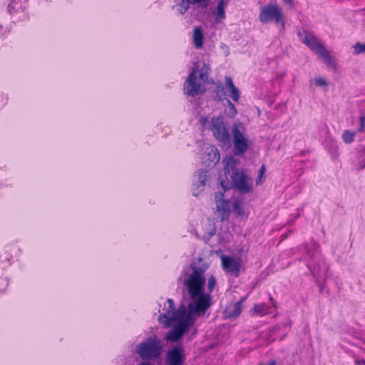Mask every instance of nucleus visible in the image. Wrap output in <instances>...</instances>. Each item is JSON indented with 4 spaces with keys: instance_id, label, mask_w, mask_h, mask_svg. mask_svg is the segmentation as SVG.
I'll list each match as a JSON object with an SVG mask.
<instances>
[{
    "instance_id": "1",
    "label": "nucleus",
    "mask_w": 365,
    "mask_h": 365,
    "mask_svg": "<svg viewBox=\"0 0 365 365\" xmlns=\"http://www.w3.org/2000/svg\"><path fill=\"white\" fill-rule=\"evenodd\" d=\"M207 269L208 264L203 259H193L188 267L182 270L178 278L186 288L189 297L187 303H182L176 309L173 300L168 299L159 309L160 324L166 327H173L166 334L167 341H178L198 319L210 316L209 309L212 305L211 292L216 285V279L214 276L208 278V292H204Z\"/></svg>"
},
{
    "instance_id": "2",
    "label": "nucleus",
    "mask_w": 365,
    "mask_h": 365,
    "mask_svg": "<svg viewBox=\"0 0 365 365\" xmlns=\"http://www.w3.org/2000/svg\"><path fill=\"white\" fill-rule=\"evenodd\" d=\"M210 70L209 64L196 61L184 83V93L192 97L202 93L205 91V84L208 80Z\"/></svg>"
},
{
    "instance_id": "3",
    "label": "nucleus",
    "mask_w": 365,
    "mask_h": 365,
    "mask_svg": "<svg viewBox=\"0 0 365 365\" xmlns=\"http://www.w3.org/2000/svg\"><path fill=\"white\" fill-rule=\"evenodd\" d=\"M200 122L205 129L212 131L214 137L223 148L231 145V135L229 129L221 116L212 117L211 120L207 116H202Z\"/></svg>"
},
{
    "instance_id": "4",
    "label": "nucleus",
    "mask_w": 365,
    "mask_h": 365,
    "mask_svg": "<svg viewBox=\"0 0 365 365\" xmlns=\"http://www.w3.org/2000/svg\"><path fill=\"white\" fill-rule=\"evenodd\" d=\"M163 351L162 341L155 335L145 338L135 346L136 354L145 362L150 363L158 359Z\"/></svg>"
},
{
    "instance_id": "5",
    "label": "nucleus",
    "mask_w": 365,
    "mask_h": 365,
    "mask_svg": "<svg viewBox=\"0 0 365 365\" xmlns=\"http://www.w3.org/2000/svg\"><path fill=\"white\" fill-rule=\"evenodd\" d=\"M297 34L300 41L315 53L325 64L332 68L336 67L334 58L330 55L323 43L313 34L304 29H300Z\"/></svg>"
},
{
    "instance_id": "6",
    "label": "nucleus",
    "mask_w": 365,
    "mask_h": 365,
    "mask_svg": "<svg viewBox=\"0 0 365 365\" xmlns=\"http://www.w3.org/2000/svg\"><path fill=\"white\" fill-rule=\"evenodd\" d=\"M258 18L263 24L274 23L282 28H284L285 25L282 10L276 4H268L262 6L259 9Z\"/></svg>"
},
{
    "instance_id": "7",
    "label": "nucleus",
    "mask_w": 365,
    "mask_h": 365,
    "mask_svg": "<svg viewBox=\"0 0 365 365\" xmlns=\"http://www.w3.org/2000/svg\"><path fill=\"white\" fill-rule=\"evenodd\" d=\"M231 133L234 145V154L235 155L245 154L249 148L250 140L246 134V128L244 124L240 122L233 123Z\"/></svg>"
},
{
    "instance_id": "8",
    "label": "nucleus",
    "mask_w": 365,
    "mask_h": 365,
    "mask_svg": "<svg viewBox=\"0 0 365 365\" xmlns=\"http://www.w3.org/2000/svg\"><path fill=\"white\" fill-rule=\"evenodd\" d=\"M232 187L240 193H249L253 189V179L244 170H235L230 175Z\"/></svg>"
},
{
    "instance_id": "9",
    "label": "nucleus",
    "mask_w": 365,
    "mask_h": 365,
    "mask_svg": "<svg viewBox=\"0 0 365 365\" xmlns=\"http://www.w3.org/2000/svg\"><path fill=\"white\" fill-rule=\"evenodd\" d=\"M199 146L200 159L207 166H214L220 161V154L215 145L202 143Z\"/></svg>"
},
{
    "instance_id": "10",
    "label": "nucleus",
    "mask_w": 365,
    "mask_h": 365,
    "mask_svg": "<svg viewBox=\"0 0 365 365\" xmlns=\"http://www.w3.org/2000/svg\"><path fill=\"white\" fill-rule=\"evenodd\" d=\"M208 177L207 170H199L194 173L192 183V192L194 196H199L205 190Z\"/></svg>"
},
{
    "instance_id": "11",
    "label": "nucleus",
    "mask_w": 365,
    "mask_h": 365,
    "mask_svg": "<svg viewBox=\"0 0 365 365\" xmlns=\"http://www.w3.org/2000/svg\"><path fill=\"white\" fill-rule=\"evenodd\" d=\"M185 359L182 346H175L167 351L165 364V365H184Z\"/></svg>"
},
{
    "instance_id": "12",
    "label": "nucleus",
    "mask_w": 365,
    "mask_h": 365,
    "mask_svg": "<svg viewBox=\"0 0 365 365\" xmlns=\"http://www.w3.org/2000/svg\"><path fill=\"white\" fill-rule=\"evenodd\" d=\"M216 203V213L221 221L228 219L230 214V205L229 200L223 198V193L217 192L215 196Z\"/></svg>"
},
{
    "instance_id": "13",
    "label": "nucleus",
    "mask_w": 365,
    "mask_h": 365,
    "mask_svg": "<svg viewBox=\"0 0 365 365\" xmlns=\"http://www.w3.org/2000/svg\"><path fill=\"white\" fill-rule=\"evenodd\" d=\"M222 268L227 272L237 274L240 272L241 264L238 259L222 255L221 257Z\"/></svg>"
},
{
    "instance_id": "14",
    "label": "nucleus",
    "mask_w": 365,
    "mask_h": 365,
    "mask_svg": "<svg viewBox=\"0 0 365 365\" xmlns=\"http://www.w3.org/2000/svg\"><path fill=\"white\" fill-rule=\"evenodd\" d=\"M244 301L245 299H242L237 302L228 304L224 311L225 317L230 319H235L238 317L242 312Z\"/></svg>"
},
{
    "instance_id": "15",
    "label": "nucleus",
    "mask_w": 365,
    "mask_h": 365,
    "mask_svg": "<svg viewBox=\"0 0 365 365\" xmlns=\"http://www.w3.org/2000/svg\"><path fill=\"white\" fill-rule=\"evenodd\" d=\"M19 247L15 245L6 246L4 247V267H9L17 257L19 252Z\"/></svg>"
},
{
    "instance_id": "16",
    "label": "nucleus",
    "mask_w": 365,
    "mask_h": 365,
    "mask_svg": "<svg viewBox=\"0 0 365 365\" xmlns=\"http://www.w3.org/2000/svg\"><path fill=\"white\" fill-rule=\"evenodd\" d=\"M228 4V0H219L216 8L214 9L212 14L215 17V23L220 24L226 18L225 9Z\"/></svg>"
},
{
    "instance_id": "17",
    "label": "nucleus",
    "mask_w": 365,
    "mask_h": 365,
    "mask_svg": "<svg viewBox=\"0 0 365 365\" xmlns=\"http://www.w3.org/2000/svg\"><path fill=\"white\" fill-rule=\"evenodd\" d=\"M8 11L11 14L23 11L27 7V0H8Z\"/></svg>"
},
{
    "instance_id": "18",
    "label": "nucleus",
    "mask_w": 365,
    "mask_h": 365,
    "mask_svg": "<svg viewBox=\"0 0 365 365\" xmlns=\"http://www.w3.org/2000/svg\"><path fill=\"white\" fill-rule=\"evenodd\" d=\"M204 32L201 27H195L192 33V41L195 48L201 49L204 45Z\"/></svg>"
},
{
    "instance_id": "19",
    "label": "nucleus",
    "mask_w": 365,
    "mask_h": 365,
    "mask_svg": "<svg viewBox=\"0 0 365 365\" xmlns=\"http://www.w3.org/2000/svg\"><path fill=\"white\" fill-rule=\"evenodd\" d=\"M225 84L227 86V89L230 91V98L235 102H237L240 99V93L239 89L235 86L232 79L230 77L227 76L225 78Z\"/></svg>"
},
{
    "instance_id": "20",
    "label": "nucleus",
    "mask_w": 365,
    "mask_h": 365,
    "mask_svg": "<svg viewBox=\"0 0 365 365\" xmlns=\"http://www.w3.org/2000/svg\"><path fill=\"white\" fill-rule=\"evenodd\" d=\"M238 163V160L235 159L233 156H227L222 159V164L225 173H229L232 171L239 170L236 169V166Z\"/></svg>"
},
{
    "instance_id": "21",
    "label": "nucleus",
    "mask_w": 365,
    "mask_h": 365,
    "mask_svg": "<svg viewBox=\"0 0 365 365\" xmlns=\"http://www.w3.org/2000/svg\"><path fill=\"white\" fill-rule=\"evenodd\" d=\"M232 211L237 216H244L246 215L245 202L242 198H237L233 202Z\"/></svg>"
},
{
    "instance_id": "22",
    "label": "nucleus",
    "mask_w": 365,
    "mask_h": 365,
    "mask_svg": "<svg viewBox=\"0 0 365 365\" xmlns=\"http://www.w3.org/2000/svg\"><path fill=\"white\" fill-rule=\"evenodd\" d=\"M269 306L265 303L255 304L251 310L252 314L257 316H264L269 312Z\"/></svg>"
},
{
    "instance_id": "23",
    "label": "nucleus",
    "mask_w": 365,
    "mask_h": 365,
    "mask_svg": "<svg viewBox=\"0 0 365 365\" xmlns=\"http://www.w3.org/2000/svg\"><path fill=\"white\" fill-rule=\"evenodd\" d=\"M205 233L207 234V237L210 238L215 234L216 228L214 222L210 220H207L205 228Z\"/></svg>"
},
{
    "instance_id": "24",
    "label": "nucleus",
    "mask_w": 365,
    "mask_h": 365,
    "mask_svg": "<svg viewBox=\"0 0 365 365\" xmlns=\"http://www.w3.org/2000/svg\"><path fill=\"white\" fill-rule=\"evenodd\" d=\"M192 4L189 0H182V1L176 6V9L180 14H184L190 8Z\"/></svg>"
},
{
    "instance_id": "25",
    "label": "nucleus",
    "mask_w": 365,
    "mask_h": 365,
    "mask_svg": "<svg viewBox=\"0 0 365 365\" xmlns=\"http://www.w3.org/2000/svg\"><path fill=\"white\" fill-rule=\"evenodd\" d=\"M227 107L225 109V113L230 118H234L237 113V109H236L235 105L230 100L227 99Z\"/></svg>"
},
{
    "instance_id": "26",
    "label": "nucleus",
    "mask_w": 365,
    "mask_h": 365,
    "mask_svg": "<svg viewBox=\"0 0 365 365\" xmlns=\"http://www.w3.org/2000/svg\"><path fill=\"white\" fill-rule=\"evenodd\" d=\"M319 246L314 241H312L309 245V247H305L307 250V255L312 258L314 255V253L318 251Z\"/></svg>"
},
{
    "instance_id": "27",
    "label": "nucleus",
    "mask_w": 365,
    "mask_h": 365,
    "mask_svg": "<svg viewBox=\"0 0 365 365\" xmlns=\"http://www.w3.org/2000/svg\"><path fill=\"white\" fill-rule=\"evenodd\" d=\"M354 132H351L350 130H346L343 132L341 138L345 143L349 144L354 141Z\"/></svg>"
},
{
    "instance_id": "28",
    "label": "nucleus",
    "mask_w": 365,
    "mask_h": 365,
    "mask_svg": "<svg viewBox=\"0 0 365 365\" xmlns=\"http://www.w3.org/2000/svg\"><path fill=\"white\" fill-rule=\"evenodd\" d=\"M226 96V92L225 89L223 86H217L216 88V97L220 100L222 101L225 98Z\"/></svg>"
},
{
    "instance_id": "29",
    "label": "nucleus",
    "mask_w": 365,
    "mask_h": 365,
    "mask_svg": "<svg viewBox=\"0 0 365 365\" xmlns=\"http://www.w3.org/2000/svg\"><path fill=\"white\" fill-rule=\"evenodd\" d=\"M365 53V43H356L354 46V53L356 55Z\"/></svg>"
},
{
    "instance_id": "30",
    "label": "nucleus",
    "mask_w": 365,
    "mask_h": 365,
    "mask_svg": "<svg viewBox=\"0 0 365 365\" xmlns=\"http://www.w3.org/2000/svg\"><path fill=\"white\" fill-rule=\"evenodd\" d=\"M315 83L319 86H327V83L324 78L318 77L314 79Z\"/></svg>"
},
{
    "instance_id": "31",
    "label": "nucleus",
    "mask_w": 365,
    "mask_h": 365,
    "mask_svg": "<svg viewBox=\"0 0 365 365\" xmlns=\"http://www.w3.org/2000/svg\"><path fill=\"white\" fill-rule=\"evenodd\" d=\"M264 173H265V166H264V165H262L259 170L258 179L256 180L257 185L260 184L261 178L264 175Z\"/></svg>"
},
{
    "instance_id": "32",
    "label": "nucleus",
    "mask_w": 365,
    "mask_h": 365,
    "mask_svg": "<svg viewBox=\"0 0 365 365\" xmlns=\"http://www.w3.org/2000/svg\"><path fill=\"white\" fill-rule=\"evenodd\" d=\"M357 170H361L365 168V158L361 159L356 165Z\"/></svg>"
},
{
    "instance_id": "33",
    "label": "nucleus",
    "mask_w": 365,
    "mask_h": 365,
    "mask_svg": "<svg viewBox=\"0 0 365 365\" xmlns=\"http://www.w3.org/2000/svg\"><path fill=\"white\" fill-rule=\"evenodd\" d=\"M365 128V118L364 116L360 117V125L359 128V131H363Z\"/></svg>"
},
{
    "instance_id": "34",
    "label": "nucleus",
    "mask_w": 365,
    "mask_h": 365,
    "mask_svg": "<svg viewBox=\"0 0 365 365\" xmlns=\"http://www.w3.org/2000/svg\"><path fill=\"white\" fill-rule=\"evenodd\" d=\"M221 48H225V50H226V51H226V55H228V48H227V46L225 44L222 43V44L221 45Z\"/></svg>"
},
{
    "instance_id": "35",
    "label": "nucleus",
    "mask_w": 365,
    "mask_h": 365,
    "mask_svg": "<svg viewBox=\"0 0 365 365\" xmlns=\"http://www.w3.org/2000/svg\"><path fill=\"white\" fill-rule=\"evenodd\" d=\"M287 4H292V0H283Z\"/></svg>"
},
{
    "instance_id": "36",
    "label": "nucleus",
    "mask_w": 365,
    "mask_h": 365,
    "mask_svg": "<svg viewBox=\"0 0 365 365\" xmlns=\"http://www.w3.org/2000/svg\"><path fill=\"white\" fill-rule=\"evenodd\" d=\"M269 299H270V301L272 302L273 306H274V307H275V306H276V303H275V302L273 300L272 297H269Z\"/></svg>"
},
{
    "instance_id": "37",
    "label": "nucleus",
    "mask_w": 365,
    "mask_h": 365,
    "mask_svg": "<svg viewBox=\"0 0 365 365\" xmlns=\"http://www.w3.org/2000/svg\"><path fill=\"white\" fill-rule=\"evenodd\" d=\"M269 365H276V362L274 360H272L269 361Z\"/></svg>"
}]
</instances>
